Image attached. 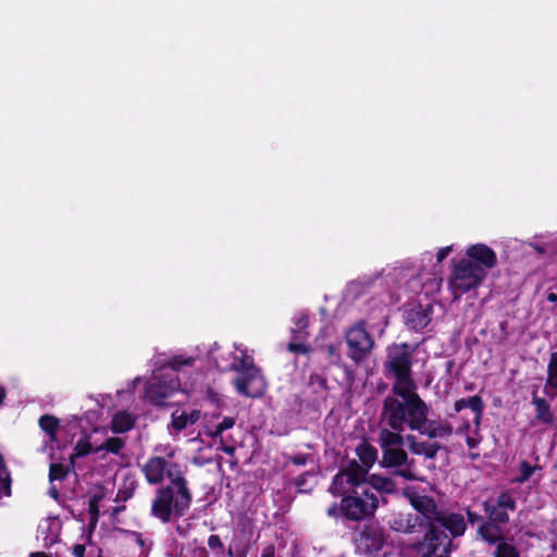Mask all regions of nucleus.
Wrapping results in <instances>:
<instances>
[{"instance_id": "nucleus-1", "label": "nucleus", "mask_w": 557, "mask_h": 557, "mask_svg": "<svg viewBox=\"0 0 557 557\" xmlns=\"http://www.w3.org/2000/svg\"><path fill=\"white\" fill-rule=\"evenodd\" d=\"M409 503L417 511L397 512L388 520L392 531L401 534H414L423 531L418 548L423 544L433 547L441 532L446 530L451 537L462 536L467 530L465 517L459 512L441 509L432 496L413 494Z\"/></svg>"}, {"instance_id": "nucleus-2", "label": "nucleus", "mask_w": 557, "mask_h": 557, "mask_svg": "<svg viewBox=\"0 0 557 557\" xmlns=\"http://www.w3.org/2000/svg\"><path fill=\"white\" fill-rule=\"evenodd\" d=\"M169 483L154 491L150 516L163 524L186 516L193 504V493L188 480L177 463L168 470Z\"/></svg>"}, {"instance_id": "nucleus-3", "label": "nucleus", "mask_w": 557, "mask_h": 557, "mask_svg": "<svg viewBox=\"0 0 557 557\" xmlns=\"http://www.w3.org/2000/svg\"><path fill=\"white\" fill-rule=\"evenodd\" d=\"M392 393L383 401L382 421L394 431H405L406 426L410 431L420 430L430 408L417 393V386L395 387Z\"/></svg>"}, {"instance_id": "nucleus-4", "label": "nucleus", "mask_w": 557, "mask_h": 557, "mask_svg": "<svg viewBox=\"0 0 557 557\" xmlns=\"http://www.w3.org/2000/svg\"><path fill=\"white\" fill-rule=\"evenodd\" d=\"M416 346L409 343L393 344L387 347V358L384 362L385 373H391L395 377L392 391L395 387L410 388L417 386L412 376V355Z\"/></svg>"}, {"instance_id": "nucleus-5", "label": "nucleus", "mask_w": 557, "mask_h": 557, "mask_svg": "<svg viewBox=\"0 0 557 557\" xmlns=\"http://www.w3.org/2000/svg\"><path fill=\"white\" fill-rule=\"evenodd\" d=\"M379 498L370 488L351 490L343 497L344 521L359 524L374 519Z\"/></svg>"}, {"instance_id": "nucleus-6", "label": "nucleus", "mask_w": 557, "mask_h": 557, "mask_svg": "<svg viewBox=\"0 0 557 557\" xmlns=\"http://www.w3.org/2000/svg\"><path fill=\"white\" fill-rule=\"evenodd\" d=\"M486 271L483 267L469 259L459 260L453 269L450 287L455 298L478 288L486 278Z\"/></svg>"}, {"instance_id": "nucleus-7", "label": "nucleus", "mask_w": 557, "mask_h": 557, "mask_svg": "<svg viewBox=\"0 0 557 557\" xmlns=\"http://www.w3.org/2000/svg\"><path fill=\"white\" fill-rule=\"evenodd\" d=\"M352 541L359 554L369 557L376 556L386 542L384 528L375 519L358 524Z\"/></svg>"}, {"instance_id": "nucleus-8", "label": "nucleus", "mask_w": 557, "mask_h": 557, "mask_svg": "<svg viewBox=\"0 0 557 557\" xmlns=\"http://www.w3.org/2000/svg\"><path fill=\"white\" fill-rule=\"evenodd\" d=\"M366 326V321L359 320L345 332V342L348 348L347 357L356 364L364 361L375 345L374 338L367 331Z\"/></svg>"}, {"instance_id": "nucleus-9", "label": "nucleus", "mask_w": 557, "mask_h": 557, "mask_svg": "<svg viewBox=\"0 0 557 557\" xmlns=\"http://www.w3.org/2000/svg\"><path fill=\"white\" fill-rule=\"evenodd\" d=\"M379 463L385 469L394 468L393 474L405 480L413 481L417 479L412 470L414 460H409L407 451L401 446L382 449V458Z\"/></svg>"}, {"instance_id": "nucleus-10", "label": "nucleus", "mask_w": 557, "mask_h": 557, "mask_svg": "<svg viewBox=\"0 0 557 557\" xmlns=\"http://www.w3.org/2000/svg\"><path fill=\"white\" fill-rule=\"evenodd\" d=\"M261 383V372L257 367L252 368L251 371L238 374L233 381V385L238 394L251 398L263 395Z\"/></svg>"}, {"instance_id": "nucleus-11", "label": "nucleus", "mask_w": 557, "mask_h": 557, "mask_svg": "<svg viewBox=\"0 0 557 557\" xmlns=\"http://www.w3.org/2000/svg\"><path fill=\"white\" fill-rule=\"evenodd\" d=\"M180 387L177 379H171L169 382L156 380L146 387V396L154 405L163 406L165 399L171 397Z\"/></svg>"}, {"instance_id": "nucleus-12", "label": "nucleus", "mask_w": 557, "mask_h": 557, "mask_svg": "<svg viewBox=\"0 0 557 557\" xmlns=\"http://www.w3.org/2000/svg\"><path fill=\"white\" fill-rule=\"evenodd\" d=\"M173 463L166 461L164 457L153 456L141 467L147 483L151 485L161 484L166 476L168 470Z\"/></svg>"}, {"instance_id": "nucleus-13", "label": "nucleus", "mask_w": 557, "mask_h": 557, "mask_svg": "<svg viewBox=\"0 0 557 557\" xmlns=\"http://www.w3.org/2000/svg\"><path fill=\"white\" fill-rule=\"evenodd\" d=\"M466 259L483 267L485 271L497 265L496 252L491 247L482 243L470 245L466 250Z\"/></svg>"}, {"instance_id": "nucleus-14", "label": "nucleus", "mask_w": 557, "mask_h": 557, "mask_svg": "<svg viewBox=\"0 0 557 557\" xmlns=\"http://www.w3.org/2000/svg\"><path fill=\"white\" fill-rule=\"evenodd\" d=\"M342 470L346 476V483L349 484L351 490L361 491V488H368L364 485L369 478V470L362 467L356 459L349 460Z\"/></svg>"}, {"instance_id": "nucleus-15", "label": "nucleus", "mask_w": 557, "mask_h": 557, "mask_svg": "<svg viewBox=\"0 0 557 557\" xmlns=\"http://www.w3.org/2000/svg\"><path fill=\"white\" fill-rule=\"evenodd\" d=\"M307 387L310 391V403L313 407H318L320 404L326 401L330 387L325 375L311 373L308 379Z\"/></svg>"}, {"instance_id": "nucleus-16", "label": "nucleus", "mask_w": 557, "mask_h": 557, "mask_svg": "<svg viewBox=\"0 0 557 557\" xmlns=\"http://www.w3.org/2000/svg\"><path fill=\"white\" fill-rule=\"evenodd\" d=\"M437 535L441 537H438L437 542L433 543V547L423 544L418 548L422 553V557H449L454 537L446 530Z\"/></svg>"}, {"instance_id": "nucleus-17", "label": "nucleus", "mask_w": 557, "mask_h": 557, "mask_svg": "<svg viewBox=\"0 0 557 557\" xmlns=\"http://www.w3.org/2000/svg\"><path fill=\"white\" fill-rule=\"evenodd\" d=\"M236 419L234 417H224L221 422L215 424L213 428H208L206 434L211 438H220V447L219 449L225 453L228 456H233L236 451V447L234 445H228L224 442L222 436L223 432L232 429L235 425Z\"/></svg>"}, {"instance_id": "nucleus-18", "label": "nucleus", "mask_w": 557, "mask_h": 557, "mask_svg": "<svg viewBox=\"0 0 557 557\" xmlns=\"http://www.w3.org/2000/svg\"><path fill=\"white\" fill-rule=\"evenodd\" d=\"M409 450L413 455L424 456L425 459H434L437 453L444 448L440 442H419L412 434L406 435Z\"/></svg>"}, {"instance_id": "nucleus-19", "label": "nucleus", "mask_w": 557, "mask_h": 557, "mask_svg": "<svg viewBox=\"0 0 557 557\" xmlns=\"http://www.w3.org/2000/svg\"><path fill=\"white\" fill-rule=\"evenodd\" d=\"M428 417L429 416H425L422 428L417 430L419 434L425 435L430 440L448 437L453 434L454 428L448 421L437 422L435 420H430Z\"/></svg>"}, {"instance_id": "nucleus-20", "label": "nucleus", "mask_w": 557, "mask_h": 557, "mask_svg": "<svg viewBox=\"0 0 557 557\" xmlns=\"http://www.w3.org/2000/svg\"><path fill=\"white\" fill-rule=\"evenodd\" d=\"M484 407H485L484 401H483L482 397L479 396V395H473V396H470V397H467V398L458 399L454 404L455 412H460L465 408H470L471 411L475 416L474 417V423L476 425L480 424V421H481L482 416H483Z\"/></svg>"}, {"instance_id": "nucleus-21", "label": "nucleus", "mask_w": 557, "mask_h": 557, "mask_svg": "<svg viewBox=\"0 0 557 557\" xmlns=\"http://www.w3.org/2000/svg\"><path fill=\"white\" fill-rule=\"evenodd\" d=\"M478 536L488 545H496L505 539L502 525L483 521L478 528Z\"/></svg>"}, {"instance_id": "nucleus-22", "label": "nucleus", "mask_w": 557, "mask_h": 557, "mask_svg": "<svg viewBox=\"0 0 557 557\" xmlns=\"http://www.w3.org/2000/svg\"><path fill=\"white\" fill-rule=\"evenodd\" d=\"M138 487V480L136 478V474L133 472H127L124 474L121 485L117 488L114 502L116 503H125L129 500L136 490Z\"/></svg>"}, {"instance_id": "nucleus-23", "label": "nucleus", "mask_w": 557, "mask_h": 557, "mask_svg": "<svg viewBox=\"0 0 557 557\" xmlns=\"http://www.w3.org/2000/svg\"><path fill=\"white\" fill-rule=\"evenodd\" d=\"M431 322L430 309L419 306L407 313L406 324L408 327L420 331L425 329Z\"/></svg>"}, {"instance_id": "nucleus-24", "label": "nucleus", "mask_w": 557, "mask_h": 557, "mask_svg": "<svg viewBox=\"0 0 557 557\" xmlns=\"http://www.w3.org/2000/svg\"><path fill=\"white\" fill-rule=\"evenodd\" d=\"M403 431H394L389 426L382 428L379 432V445L381 449L399 447L404 445L406 436L401 434Z\"/></svg>"}, {"instance_id": "nucleus-25", "label": "nucleus", "mask_w": 557, "mask_h": 557, "mask_svg": "<svg viewBox=\"0 0 557 557\" xmlns=\"http://www.w3.org/2000/svg\"><path fill=\"white\" fill-rule=\"evenodd\" d=\"M544 393L554 399L557 397V351L550 352L547 364V377L544 386Z\"/></svg>"}, {"instance_id": "nucleus-26", "label": "nucleus", "mask_w": 557, "mask_h": 557, "mask_svg": "<svg viewBox=\"0 0 557 557\" xmlns=\"http://www.w3.org/2000/svg\"><path fill=\"white\" fill-rule=\"evenodd\" d=\"M532 404L535 407V419L542 424L552 425L554 423V416L549 403L533 392Z\"/></svg>"}, {"instance_id": "nucleus-27", "label": "nucleus", "mask_w": 557, "mask_h": 557, "mask_svg": "<svg viewBox=\"0 0 557 557\" xmlns=\"http://www.w3.org/2000/svg\"><path fill=\"white\" fill-rule=\"evenodd\" d=\"M356 455L360 465L368 470L377 461V449L366 440L356 447Z\"/></svg>"}, {"instance_id": "nucleus-28", "label": "nucleus", "mask_w": 557, "mask_h": 557, "mask_svg": "<svg viewBox=\"0 0 557 557\" xmlns=\"http://www.w3.org/2000/svg\"><path fill=\"white\" fill-rule=\"evenodd\" d=\"M367 484L381 493L393 494L396 492L395 481L381 474H370Z\"/></svg>"}, {"instance_id": "nucleus-29", "label": "nucleus", "mask_w": 557, "mask_h": 557, "mask_svg": "<svg viewBox=\"0 0 557 557\" xmlns=\"http://www.w3.org/2000/svg\"><path fill=\"white\" fill-rule=\"evenodd\" d=\"M135 425V420L126 411L116 412L111 420V430L113 433L121 434L132 430Z\"/></svg>"}, {"instance_id": "nucleus-30", "label": "nucleus", "mask_w": 557, "mask_h": 557, "mask_svg": "<svg viewBox=\"0 0 557 557\" xmlns=\"http://www.w3.org/2000/svg\"><path fill=\"white\" fill-rule=\"evenodd\" d=\"M60 422L59 418L48 413L42 414L38 420L39 428L49 436L51 442L58 441Z\"/></svg>"}, {"instance_id": "nucleus-31", "label": "nucleus", "mask_w": 557, "mask_h": 557, "mask_svg": "<svg viewBox=\"0 0 557 557\" xmlns=\"http://www.w3.org/2000/svg\"><path fill=\"white\" fill-rule=\"evenodd\" d=\"M351 487L346 483V476L342 469L333 476L332 482L327 488L329 493L334 497L343 498L351 492Z\"/></svg>"}, {"instance_id": "nucleus-32", "label": "nucleus", "mask_w": 557, "mask_h": 557, "mask_svg": "<svg viewBox=\"0 0 557 557\" xmlns=\"http://www.w3.org/2000/svg\"><path fill=\"white\" fill-rule=\"evenodd\" d=\"M484 511L488 516V522H494L498 525L506 524L509 522V516L506 510L499 508L497 505L490 504L488 502L483 503Z\"/></svg>"}, {"instance_id": "nucleus-33", "label": "nucleus", "mask_w": 557, "mask_h": 557, "mask_svg": "<svg viewBox=\"0 0 557 557\" xmlns=\"http://www.w3.org/2000/svg\"><path fill=\"white\" fill-rule=\"evenodd\" d=\"M255 367L253 358L244 351L240 356H235L232 363L230 364V369L236 371L238 374L251 371V369Z\"/></svg>"}, {"instance_id": "nucleus-34", "label": "nucleus", "mask_w": 557, "mask_h": 557, "mask_svg": "<svg viewBox=\"0 0 557 557\" xmlns=\"http://www.w3.org/2000/svg\"><path fill=\"white\" fill-rule=\"evenodd\" d=\"M125 446V441L121 437H108L101 445L95 447V454H98L102 450L108 453L119 455L121 450Z\"/></svg>"}, {"instance_id": "nucleus-35", "label": "nucleus", "mask_w": 557, "mask_h": 557, "mask_svg": "<svg viewBox=\"0 0 557 557\" xmlns=\"http://www.w3.org/2000/svg\"><path fill=\"white\" fill-rule=\"evenodd\" d=\"M494 557H521L518 547L506 539L496 544Z\"/></svg>"}, {"instance_id": "nucleus-36", "label": "nucleus", "mask_w": 557, "mask_h": 557, "mask_svg": "<svg viewBox=\"0 0 557 557\" xmlns=\"http://www.w3.org/2000/svg\"><path fill=\"white\" fill-rule=\"evenodd\" d=\"M74 465L65 466L63 463H57L52 462L49 467V481H63L67 478L71 468H73Z\"/></svg>"}, {"instance_id": "nucleus-37", "label": "nucleus", "mask_w": 557, "mask_h": 557, "mask_svg": "<svg viewBox=\"0 0 557 557\" xmlns=\"http://www.w3.org/2000/svg\"><path fill=\"white\" fill-rule=\"evenodd\" d=\"M74 454L71 455L70 460L72 465H74L75 458H81L89 455L90 453H95V448L92 447L91 443L87 440H78L75 447H74Z\"/></svg>"}, {"instance_id": "nucleus-38", "label": "nucleus", "mask_w": 557, "mask_h": 557, "mask_svg": "<svg viewBox=\"0 0 557 557\" xmlns=\"http://www.w3.org/2000/svg\"><path fill=\"white\" fill-rule=\"evenodd\" d=\"M535 472V468L532 467L530 462L527 460H522L519 463V475L515 478L513 482L518 484H522L530 480V478Z\"/></svg>"}, {"instance_id": "nucleus-39", "label": "nucleus", "mask_w": 557, "mask_h": 557, "mask_svg": "<svg viewBox=\"0 0 557 557\" xmlns=\"http://www.w3.org/2000/svg\"><path fill=\"white\" fill-rule=\"evenodd\" d=\"M504 510L515 511L517 508V502L509 492H503L497 496L496 504Z\"/></svg>"}, {"instance_id": "nucleus-40", "label": "nucleus", "mask_w": 557, "mask_h": 557, "mask_svg": "<svg viewBox=\"0 0 557 557\" xmlns=\"http://www.w3.org/2000/svg\"><path fill=\"white\" fill-rule=\"evenodd\" d=\"M187 425H188L187 412L175 411L172 413V426L176 431L181 432V431L185 430L187 428Z\"/></svg>"}, {"instance_id": "nucleus-41", "label": "nucleus", "mask_w": 557, "mask_h": 557, "mask_svg": "<svg viewBox=\"0 0 557 557\" xmlns=\"http://www.w3.org/2000/svg\"><path fill=\"white\" fill-rule=\"evenodd\" d=\"M195 359L191 357L175 356L169 361V367L173 371H178L183 366H193Z\"/></svg>"}, {"instance_id": "nucleus-42", "label": "nucleus", "mask_w": 557, "mask_h": 557, "mask_svg": "<svg viewBox=\"0 0 557 557\" xmlns=\"http://www.w3.org/2000/svg\"><path fill=\"white\" fill-rule=\"evenodd\" d=\"M103 498V494H95L88 500V513L89 516H100L99 504Z\"/></svg>"}, {"instance_id": "nucleus-43", "label": "nucleus", "mask_w": 557, "mask_h": 557, "mask_svg": "<svg viewBox=\"0 0 557 557\" xmlns=\"http://www.w3.org/2000/svg\"><path fill=\"white\" fill-rule=\"evenodd\" d=\"M344 510H343V498H341L339 503H333L326 510V515L333 519L342 518L344 520Z\"/></svg>"}, {"instance_id": "nucleus-44", "label": "nucleus", "mask_w": 557, "mask_h": 557, "mask_svg": "<svg viewBox=\"0 0 557 557\" xmlns=\"http://www.w3.org/2000/svg\"><path fill=\"white\" fill-rule=\"evenodd\" d=\"M208 546L218 554H224L225 552L224 544L221 541V537L216 534H212L208 537Z\"/></svg>"}, {"instance_id": "nucleus-45", "label": "nucleus", "mask_w": 557, "mask_h": 557, "mask_svg": "<svg viewBox=\"0 0 557 557\" xmlns=\"http://www.w3.org/2000/svg\"><path fill=\"white\" fill-rule=\"evenodd\" d=\"M323 350L325 351L327 358L331 360V363H338L342 359L341 352L337 348V346L333 344L325 345L323 347Z\"/></svg>"}, {"instance_id": "nucleus-46", "label": "nucleus", "mask_w": 557, "mask_h": 557, "mask_svg": "<svg viewBox=\"0 0 557 557\" xmlns=\"http://www.w3.org/2000/svg\"><path fill=\"white\" fill-rule=\"evenodd\" d=\"M1 496H7V497H10L12 495V479H11V475L10 473H7V476L5 478H1Z\"/></svg>"}, {"instance_id": "nucleus-47", "label": "nucleus", "mask_w": 557, "mask_h": 557, "mask_svg": "<svg viewBox=\"0 0 557 557\" xmlns=\"http://www.w3.org/2000/svg\"><path fill=\"white\" fill-rule=\"evenodd\" d=\"M207 398L211 404L215 405L216 408H221L223 405L222 396L211 388L207 391Z\"/></svg>"}, {"instance_id": "nucleus-48", "label": "nucleus", "mask_w": 557, "mask_h": 557, "mask_svg": "<svg viewBox=\"0 0 557 557\" xmlns=\"http://www.w3.org/2000/svg\"><path fill=\"white\" fill-rule=\"evenodd\" d=\"M287 350L295 354H307L309 351V347L302 343H289L287 345Z\"/></svg>"}, {"instance_id": "nucleus-49", "label": "nucleus", "mask_w": 557, "mask_h": 557, "mask_svg": "<svg viewBox=\"0 0 557 557\" xmlns=\"http://www.w3.org/2000/svg\"><path fill=\"white\" fill-rule=\"evenodd\" d=\"M308 459H309L308 454H297V455L289 457V462L295 466H305V465H307Z\"/></svg>"}, {"instance_id": "nucleus-50", "label": "nucleus", "mask_w": 557, "mask_h": 557, "mask_svg": "<svg viewBox=\"0 0 557 557\" xmlns=\"http://www.w3.org/2000/svg\"><path fill=\"white\" fill-rule=\"evenodd\" d=\"M467 518L469 523L471 524H474L476 522H483V517L480 513L470 510L469 508L467 509Z\"/></svg>"}, {"instance_id": "nucleus-51", "label": "nucleus", "mask_w": 557, "mask_h": 557, "mask_svg": "<svg viewBox=\"0 0 557 557\" xmlns=\"http://www.w3.org/2000/svg\"><path fill=\"white\" fill-rule=\"evenodd\" d=\"M450 251H451V247H443V248H441L437 251V253H436L437 262H442L443 260H445Z\"/></svg>"}, {"instance_id": "nucleus-52", "label": "nucleus", "mask_w": 557, "mask_h": 557, "mask_svg": "<svg viewBox=\"0 0 557 557\" xmlns=\"http://www.w3.org/2000/svg\"><path fill=\"white\" fill-rule=\"evenodd\" d=\"M200 419V411L199 410H191L189 413H187V421L188 424H194Z\"/></svg>"}, {"instance_id": "nucleus-53", "label": "nucleus", "mask_w": 557, "mask_h": 557, "mask_svg": "<svg viewBox=\"0 0 557 557\" xmlns=\"http://www.w3.org/2000/svg\"><path fill=\"white\" fill-rule=\"evenodd\" d=\"M86 548L83 544H76L73 547V555L75 557H85Z\"/></svg>"}, {"instance_id": "nucleus-54", "label": "nucleus", "mask_w": 557, "mask_h": 557, "mask_svg": "<svg viewBox=\"0 0 557 557\" xmlns=\"http://www.w3.org/2000/svg\"><path fill=\"white\" fill-rule=\"evenodd\" d=\"M275 548L273 545H269L262 549L261 557H274Z\"/></svg>"}, {"instance_id": "nucleus-55", "label": "nucleus", "mask_w": 557, "mask_h": 557, "mask_svg": "<svg viewBox=\"0 0 557 557\" xmlns=\"http://www.w3.org/2000/svg\"><path fill=\"white\" fill-rule=\"evenodd\" d=\"M132 535L135 537L136 544L139 545L141 548H144L146 545V541L143 539L141 533L133 531Z\"/></svg>"}, {"instance_id": "nucleus-56", "label": "nucleus", "mask_w": 557, "mask_h": 557, "mask_svg": "<svg viewBox=\"0 0 557 557\" xmlns=\"http://www.w3.org/2000/svg\"><path fill=\"white\" fill-rule=\"evenodd\" d=\"M227 555L228 557H247L245 549L238 550L236 555H234L232 547H228Z\"/></svg>"}, {"instance_id": "nucleus-57", "label": "nucleus", "mask_w": 557, "mask_h": 557, "mask_svg": "<svg viewBox=\"0 0 557 557\" xmlns=\"http://www.w3.org/2000/svg\"><path fill=\"white\" fill-rule=\"evenodd\" d=\"M98 520H99V516H89L88 528L90 530H94L98 523Z\"/></svg>"}, {"instance_id": "nucleus-58", "label": "nucleus", "mask_w": 557, "mask_h": 557, "mask_svg": "<svg viewBox=\"0 0 557 557\" xmlns=\"http://www.w3.org/2000/svg\"><path fill=\"white\" fill-rule=\"evenodd\" d=\"M98 520H99V516H89L88 528L90 530H94L98 523Z\"/></svg>"}, {"instance_id": "nucleus-59", "label": "nucleus", "mask_w": 557, "mask_h": 557, "mask_svg": "<svg viewBox=\"0 0 557 557\" xmlns=\"http://www.w3.org/2000/svg\"><path fill=\"white\" fill-rule=\"evenodd\" d=\"M195 554L198 557H209V554L205 547H199V548L195 549Z\"/></svg>"}, {"instance_id": "nucleus-60", "label": "nucleus", "mask_w": 557, "mask_h": 557, "mask_svg": "<svg viewBox=\"0 0 557 557\" xmlns=\"http://www.w3.org/2000/svg\"><path fill=\"white\" fill-rule=\"evenodd\" d=\"M466 443H467L469 448H474V447L478 446V441L475 438H473V437H470V436H468L466 438Z\"/></svg>"}, {"instance_id": "nucleus-61", "label": "nucleus", "mask_w": 557, "mask_h": 557, "mask_svg": "<svg viewBox=\"0 0 557 557\" xmlns=\"http://www.w3.org/2000/svg\"><path fill=\"white\" fill-rule=\"evenodd\" d=\"M308 323H309V322H308V318H307V317H302V318H300V319L297 321V325H298V327H299V329H305V327H307Z\"/></svg>"}, {"instance_id": "nucleus-62", "label": "nucleus", "mask_w": 557, "mask_h": 557, "mask_svg": "<svg viewBox=\"0 0 557 557\" xmlns=\"http://www.w3.org/2000/svg\"><path fill=\"white\" fill-rule=\"evenodd\" d=\"M49 495L57 500L60 495L59 490L55 486L50 487Z\"/></svg>"}, {"instance_id": "nucleus-63", "label": "nucleus", "mask_w": 557, "mask_h": 557, "mask_svg": "<svg viewBox=\"0 0 557 557\" xmlns=\"http://www.w3.org/2000/svg\"><path fill=\"white\" fill-rule=\"evenodd\" d=\"M28 557H52V556L45 552H34V553H30Z\"/></svg>"}, {"instance_id": "nucleus-64", "label": "nucleus", "mask_w": 557, "mask_h": 557, "mask_svg": "<svg viewBox=\"0 0 557 557\" xmlns=\"http://www.w3.org/2000/svg\"><path fill=\"white\" fill-rule=\"evenodd\" d=\"M306 474L304 473L296 479V485L301 486L306 482Z\"/></svg>"}]
</instances>
